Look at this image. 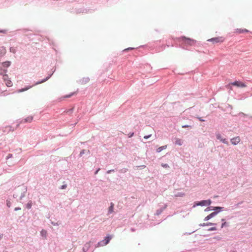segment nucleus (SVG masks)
<instances>
[{
  "label": "nucleus",
  "mask_w": 252,
  "mask_h": 252,
  "mask_svg": "<svg viewBox=\"0 0 252 252\" xmlns=\"http://www.w3.org/2000/svg\"><path fill=\"white\" fill-rule=\"evenodd\" d=\"M225 224H226V222L222 223L221 224V227L223 228L225 225Z\"/></svg>",
  "instance_id": "nucleus-27"
},
{
  "label": "nucleus",
  "mask_w": 252,
  "mask_h": 252,
  "mask_svg": "<svg viewBox=\"0 0 252 252\" xmlns=\"http://www.w3.org/2000/svg\"><path fill=\"white\" fill-rule=\"evenodd\" d=\"M222 220V221H224V219H222V220Z\"/></svg>",
  "instance_id": "nucleus-39"
},
{
  "label": "nucleus",
  "mask_w": 252,
  "mask_h": 252,
  "mask_svg": "<svg viewBox=\"0 0 252 252\" xmlns=\"http://www.w3.org/2000/svg\"><path fill=\"white\" fill-rule=\"evenodd\" d=\"M66 188V185H64L62 186V187H61V189H64Z\"/></svg>",
  "instance_id": "nucleus-25"
},
{
  "label": "nucleus",
  "mask_w": 252,
  "mask_h": 252,
  "mask_svg": "<svg viewBox=\"0 0 252 252\" xmlns=\"http://www.w3.org/2000/svg\"><path fill=\"white\" fill-rule=\"evenodd\" d=\"M167 148V146L166 145H165V146H161L159 148H158L157 149V152L158 153H159L162 150H163V149H165L166 148Z\"/></svg>",
  "instance_id": "nucleus-15"
},
{
  "label": "nucleus",
  "mask_w": 252,
  "mask_h": 252,
  "mask_svg": "<svg viewBox=\"0 0 252 252\" xmlns=\"http://www.w3.org/2000/svg\"><path fill=\"white\" fill-rule=\"evenodd\" d=\"M6 32L5 30L0 31V32L2 33H6Z\"/></svg>",
  "instance_id": "nucleus-31"
},
{
  "label": "nucleus",
  "mask_w": 252,
  "mask_h": 252,
  "mask_svg": "<svg viewBox=\"0 0 252 252\" xmlns=\"http://www.w3.org/2000/svg\"><path fill=\"white\" fill-rule=\"evenodd\" d=\"M175 143L176 145L181 146L183 144V141L181 139L176 138L175 139Z\"/></svg>",
  "instance_id": "nucleus-11"
},
{
  "label": "nucleus",
  "mask_w": 252,
  "mask_h": 252,
  "mask_svg": "<svg viewBox=\"0 0 252 252\" xmlns=\"http://www.w3.org/2000/svg\"><path fill=\"white\" fill-rule=\"evenodd\" d=\"M32 120H33L32 116H29V117H27L26 119H25L24 120H22V123H26V122L31 123V122H32Z\"/></svg>",
  "instance_id": "nucleus-10"
},
{
  "label": "nucleus",
  "mask_w": 252,
  "mask_h": 252,
  "mask_svg": "<svg viewBox=\"0 0 252 252\" xmlns=\"http://www.w3.org/2000/svg\"><path fill=\"white\" fill-rule=\"evenodd\" d=\"M211 203V201L210 200H202L200 202H195L193 207H195L196 206H208L210 205Z\"/></svg>",
  "instance_id": "nucleus-3"
},
{
  "label": "nucleus",
  "mask_w": 252,
  "mask_h": 252,
  "mask_svg": "<svg viewBox=\"0 0 252 252\" xmlns=\"http://www.w3.org/2000/svg\"><path fill=\"white\" fill-rule=\"evenodd\" d=\"M217 138L220 140L221 142L226 145H228V142L226 138H223L222 136L220 133L216 134Z\"/></svg>",
  "instance_id": "nucleus-7"
},
{
  "label": "nucleus",
  "mask_w": 252,
  "mask_h": 252,
  "mask_svg": "<svg viewBox=\"0 0 252 252\" xmlns=\"http://www.w3.org/2000/svg\"><path fill=\"white\" fill-rule=\"evenodd\" d=\"M75 94V93H73L72 94H69L68 95H66L65 96V97H70L71 96L73 95L74 94Z\"/></svg>",
  "instance_id": "nucleus-26"
},
{
  "label": "nucleus",
  "mask_w": 252,
  "mask_h": 252,
  "mask_svg": "<svg viewBox=\"0 0 252 252\" xmlns=\"http://www.w3.org/2000/svg\"><path fill=\"white\" fill-rule=\"evenodd\" d=\"M20 210H21V208H19V207H16V208L14 209V210H15V211H16Z\"/></svg>",
  "instance_id": "nucleus-28"
},
{
  "label": "nucleus",
  "mask_w": 252,
  "mask_h": 252,
  "mask_svg": "<svg viewBox=\"0 0 252 252\" xmlns=\"http://www.w3.org/2000/svg\"><path fill=\"white\" fill-rule=\"evenodd\" d=\"M99 170H100V169H98V170H97L95 171V174H97V173H98V171H99Z\"/></svg>",
  "instance_id": "nucleus-34"
},
{
  "label": "nucleus",
  "mask_w": 252,
  "mask_h": 252,
  "mask_svg": "<svg viewBox=\"0 0 252 252\" xmlns=\"http://www.w3.org/2000/svg\"><path fill=\"white\" fill-rule=\"evenodd\" d=\"M180 41H183L186 45H193L196 41L193 39L186 37L185 36H181L178 38Z\"/></svg>",
  "instance_id": "nucleus-1"
},
{
  "label": "nucleus",
  "mask_w": 252,
  "mask_h": 252,
  "mask_svg": "<svg viewBox=\"0 0 252 252\" xmlns=\"http://www.w3.org/2000/svg\"><path fill=\"white\" fill-rule=\"evenodd\" d=\"M191 127V126H189V125H184L182 126L183 128H187V127Z\"/></svg>",
  "instance_id": "nucleus-22"
},
{
  "label": "nucleus",
  "mask_w": 252,
  "mask_h": 252,
  "mask_svg": "<svg viewBox=\"0 0 252 252\" xmlns=\"http://www.w3.org/2000/svg\"><path fill=\"white\" fill-rule=\"evenodd\" d=\"M2 78H3V80H4V81L5 82L6 85L7 87H11V86H12V82L9 79L8 75H7L6 74H4L3 75Z\"/></svg>",
  "instance_id": "nucleus-4"
},
{
  "label": "nucleus",
  "mask_w": 252,
  "mask_h": 252,
  "mask_svg": "<svg viewBox=\"0 0 252 252\" xmlns=\"http://www.w3.org/2000/svg\"><path fill=\"white\" fill-rule=\"evenodd\" d=\"M84 154V150L82 151L81 152H80V155H82V154Z\"/></svg>",
  "instance_id": "nucleus-36"
},
{
  "label": "nucleus",
  "mask_w": 252,
  "mask_h": 252,
  "mask_svg": "<svg viewBox=\"0 0 252 252\" xmlns=\"http://www.w3.org/2000/svg\"><path fill=\"white\" fill-rule=\"evenodd\" d=\"M111 236H107L105 237L104 240L101 241L100 243H98V245L100 246H105L107 245L109 243L110 240L111 239Z\"/></svg>",
  "instance_id": "nucleus-5"
},
{
  "label": "nucleus",
  "mask_w": 252,
  "mask_h": 252,
  "mask_svg": "<svg viewBox=\"0 0 252 252\" xmlns=\"http://www.w3.org/2000/svg\"><path fill=\"white\" fill-rule=\"evenodd\" d=\"M248 30H247V29H237L236 30V32L238 33H243V32H248Z\"/></svg>",
  "instance_id": "nucleus-13"
},
{
  "label": "nucleus",
  "mask_w": 252,
  "mask_h": 252,
  "mask_svg": "<svg viewBox=\"0 0 252 252\" xmlns=\"http://www.w3.org/2000/svg\"><path fill=\"white\" fill-rule=\"evenodd\" d=\"M32 87V86H28V87H27L24 89H19L17 91V92L18 93H21V92H23L24 91H27L28 90H29V89L31 88Z\"/></svg>",
  "instance_id": "nucleus-14"
},
{
  "label": "nucleus",
  "mask_w": 252,
  "mask_h": 252,
  "mask_svg": "<svg viewBox=\"0 0 252 252\" xmlns=\"http://www.w3.org/2000/svg\"><path fill=\"white\" fill-rule=\"evenodd\" d=\"M231 143L233 145H236L241 141V138L239 136L234 137L230 139Z\"/></svg>",
  "instance_id": "nucleus-6"
},
{
  "label": "nucleus",
  "mask_w": 252,
  "mask_h": 252,
  "mask_svg": "<svg viewBox=\"0 0 252 252\" xmlns=\"http://www.w3.org/2000/svg\"><path fill=\"white\" fill-rule=\"evenodd\" d=\"M114 171V170H110L107 171V173H110L111 172Z\"/></svg>",
  "instance_id": "nucleus-32"
},
{
  "label": "nucleus",
  "mask_w": 252,
  "mask_h": 252,
  "mask_svg": "<svg viewBox=\"0 0 252 252\" xmlns=\"http://www.w3.org/2000/svg\"><path fill=\"white\" fill-rule=\"evenodd\" d=\"M132 49H133L132 48H128L127 49H126L124 51H128V50H131Z\"/></svg>",
  "instance_id": "nucleus-30"
},
{
  "label": "nucleus",
  "mask_w": 252,
  "mask_h": 252,
  "mask_svg": "<svg viewBox=\"0 0 252 252\" xmlns=\"http://www.w3.org/2000/svg\"><path fill=\"white\" fill-rule=\"evenodd\" d=\"M161 166L164 167V168H168L169 167V166L167 164H163L162 163L161 164Z\"/></svg>",
  "instance_id": "nucleus-19"
},
{
  "label": "nucleus",
  "mask_w": 252,
  "mask_h": 252,
  "mask_svg": "<svg viewBox=\"0 0 252 252\" xmlns=\"http://www.w3.org/2000/svg\"><path fill=\"white\" fill-rule=\"evenodd\" d=\"M207 41L212 42L213 43H222L224 41V38L222 36H219L209 39Z\"/></svg>",
  "instance_id": "nucleus-2"
},
{
  "label": "nucleus",
  "mask_w": 252,
  "mask_h": 252,
  "mask_svg": "<svg viewBox=\"0 0 252 252\" xmlns=\"http://www.w3.org/2000/svg\"><path fill=\"white\" fill-rule=\"evenodd\" d=\"M232 85L241 88H245L247 86L245 83L240 81H235L232 83Z\"/></svg>",
  "instance_id": "nucleus-8"
},
{
  "label": "nucleus",
  "mask_w": 252,
  "mask_h": 252,
  "mask_svg": "<svg viewBox=\"0 0 252 252\" xmlns=\"http://www.w3.org/2000/svg\"><path fill=\"white\" fill-rule=\"evenodd\" d=\"M10 51L11 52L13 53H16V49L14 47H11L10 48Z\"/></svg>",
  "instance_id": "nucleus-17"
},
{
  "label": "nucleus",
  "mask_w": 252,
  "mask_h": 252,
  "mask_svg": "<svg viewBox=\"0 0 252 252\" xmlns=\"http://www.w3.org/2000/svg\"><path fill=\"white\" fill-rule=\"evenodd\" d=\"M184 195V193H179L178 194H176V196H183Z\"/></svg>",
  "instance_id": "nucleus-21"
},
{
  "label": "nucleus",
  "mask_w": 252,
  "mask_h": 252,
  "mask_svg": "<svg viewBox=\"0 0 252 252\" xmlns=\"http://www.w3.org/2000/svg\"><path fill=\"white\" fill-rule=\"evenodd\" d=\"M217 212H216L212 213L211 214L208 215L205 218L204 220L206 221V220H210V219H211L212 218H213L215 216H216L217 215Z\"/></svg>",
  "instance_id": "nucleus-9"
},
{
  "label": "nucleus",
  "mask_w": 252,
  "mask_h": 252,
  "mask_svg": "<svg viewBox=\"0 0 252 252\" xmlns=\"http://www.w3.org/2000/svg\"><path fill=\"white\" fill-rule=\"evenodd\" d=\"M133 133H132L131 134H130V135L129 136V137H132L133 135Z\"/></svg>",
  "instance_id": "nucleus-35"
},
{
  "label": "nucleus",
  "mask_w": 252,
  "mask_h": 252,
  "mask_svg": "<svg viewBox=\"0 0 252 252\" xmlns=\"http://www.w3.org/2000/svg\"><path fill=\"white\" fill-rule=\"evenodd\" d=\"M114 204L113 203H111L110 206L109 208L108 213H112L114 212Z\"/></svg>",
  "instance_id": "nucleus-12"
},
{
  "label": "nucleus",
  "mask_w": 252,
  "mask_h": 252,
  "mask_svg": "<svg viewBox=\"0 0 252 252\" xmlns=\"http://www.w3.org/2000/svg\"><path fill=\"white\" fill-rule=\"evenodd\" d=\"M31 207H32V202H29L27 204V208H28V209H30Z\"/></svg>",
  "instance_id": "nucleus-18"
},
{
  "label": "nucleus",
  "mask_w": 252,
  "mask_h": 252,
  "mask_svg": "<svg viewBox=\"0 0 252 252\" xmlns=\"http://www.w3.org/2000/svg\"><path fill=\"white\" fill-rule=\"evenodd\" d=\"M11 156H12V155H11V154H9V155H8V156H7V158H9L11 157Z\"/></svg>",
  "instance_id": "nucleus-37"
},
{
  "label": "nucleus",
  "mask_w": 252,
  "mask_h": 252,
  "mask_svg": "<svg viewBox=\"0 0 252 252\" xmlns=\"http://www.w3.org/2000/svg\"><path fill=\"white\" fill-rule=\"evenodd\" d=\"M251 148H252V145L251 146Z\"/></svg>",
  "instance_id": "nucleus-40"
},
{
  "label": "nucleus",
  "mask_w": 252,
  "mask_h": 252,
  "mask_svg": "<svg viewBox=\"0 0 252 252\" xmlns=\"http://www.w3.org/2000/svg\"><path fill=\"white\" fill-rule=\"evenodd\" d=\"M217 229L216 227H212L209 229V230H216Z\"/></svg>",
  "instance_id": "nucleus-29"
},
{
  "label": "nucleus",
  "mask_w": 252,
  "mask_h": 252,
  "mask_svg": "<svg viewBox=\"0 0 252 252\" xmlns=\"http://www.w3.org/2000/svg\"><path fill=\"white\" fill-rule=\"evenodd\" d=\"M214 224H215L211 223V222H209V223H204L202 225V226H206V225L208 226V225H214Z\"/></svg>",
  "instance_id": "nucleus-16"
},
{
  "label": "nucleus",
  "mask_w": 252,
  "mask_h": 252,
  "mask_svg": "<svg viewBox=\"0 0 252 252\" xmlns=\"http://www.w3.org/2000/svg\"><path fill=\"white\" fill-rule=\"evenodd\" d=\"M222 209L221 207H216L213 210H220Z\"/></svg>",
  "instance_id": "nucleus-23"
},
{
  "label": "nucleus",
  "mask_w": 252,
  "mask_h": 252,
  "mask_svg": "<svg viewBox=\"0 0 252 252\" xmlns=\"http://www.w3.org/2000/svg\"><path fill=\"white\" fill-rule=\"evenodd\" d=\"M47 80V78H46V79H44V80H43L42 81H41V82H37V83L35 84V85H38V84H40V83H43V82H44L45 81H46Z\"/></svg>",
  "instance_id": "nucleus-20"
},
{
  "label": "nucleus",
  "mask_w": 252,
  "mask_h": 252,
  "mask_svg": "<svg viewBox=\"0 0 252 252\" xmlns=\"http://www.w3.org/2000/svg\"><path fill=\"white\" fill-rule=\"evenodd\" d=\"M198 119H199V121H200L201 122H204V120L202 119L201 118H199Z\"/></svg>",
  "instance_id": "nucleus-33"
},
{
  "label": "nucleus",
  "mask_w": 252,
  "mask_h": 252,
  "mask_svg": "<svg viewBox=\"0 0 252 252\" xmlns=\"http://www.w3.org/2000/svg\"><path fill=\"white\" fill-rule=\"evenodd\" d=\"M3 50H4V52L5 53V48H3Z\"/></svg>",
  "instance_id": "nucleus-38"
},
{
  "label": "nucleus",
  "mask_w": 252,
  "mask_h": 252,
  "mask_svg": "<svg viewBox=\"0 0 252 252\" xmlns=\"http://www.w3.org/2000/svg\"><path fill=\"white\" fill-rule=\"evenodd\" d=\"M151 135H147V136H145L144 137V138L145 139H147L148 138H150L151 137Z\"/></svg>",
  "instance_id": "nucleus-24"
}]
</instances>
